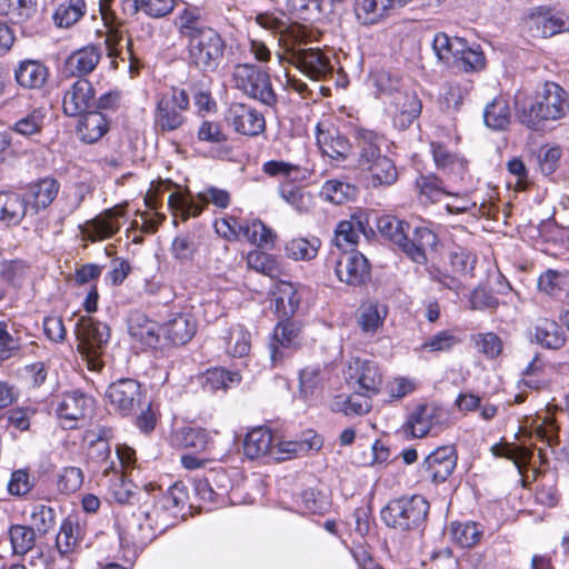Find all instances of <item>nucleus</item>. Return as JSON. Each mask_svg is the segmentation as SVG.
Returning a JSON list of instances; mask_svg holds the SVG:
<instances>
[{"instance_id":"obj_7","label":"nucleus","mask_w":569,"mask_h":569,"mask_svg":"<svg viewBox=\"0 0 569 569\" xmlns=\"http://www.w3.org/2000/svg\"><path fill=\"white\" fill-rule=\"evenodd\" d=\"M189 108L184 90L172 88L159 97L154 110V123L161 131H174L186 121L183 112Z\"/></svg>"},{"instance_id":"obj_6","label":"nucleus","mask_w":569,"mask_h":569,"mask_svg":"<svg viewBox=\"0 0 569 569\" xmlns=\"http://www.w3.org/2000/svg\"><path fill=\"white\" fill-rule=\"evenodd\" d=\"M226 43L212 28L202 29L188 41L189 58L192 63L204 71H213L220 63Z\"/></svg>"},{"instance_id":"obj_26","label":"nucleus","mask_w":569,"mask_h":569,"mask_svg":"<svg viewBox=\"0 0 569 569\" xmlns=\"http://www.w3.org/2000/svg\"><path fill=\"white\" fill-rule=\"evenodd\" d=\"M101 59L99 48L94 46L83 47L74 51L66 61V70L72 76H86L92 72Z\"/></svg>"},{"instance_id":"obj_31","label":"nucleus","mask_w":569,"mask_h":569,"mask_svg":"<svg viewBox=\"0 0 569 569\" xmlns=\"http://www.w3.org/2000/svg\"><path fill=\"white\" fill-rule=\"evenodd\" d=\"M27 201L16 192H0V221L7 226L19 224L27 213Z\"/></svg>"},{"instance_id":"obj_56","label":"nucleus","mask_w":569,"mask_h":569,"mask_svg":"<svg viewBox=\"0 0 569 569\" xmlns=\"http://www.w3.org/2000/svg\"><path fill=\"white\" fill-rule=\"evenodd\" d=\"M568 286L569 274L555 270H548L538 280L539 290L550 296H557Z\"/></svg>"},{"instance_id":"obj_58","label":"nucleus","mask_w":569,"mask_h":569,"mask_svg":"<svg viewBox=\"0 0 569 569\" xmlns=\"http://www.w3.org/2000/svg\"><path fill=\"white\" fill-rule=\"evenodd\" d=\"M461 339L453 335L450 330L439 331L436 335L429 337L422 345L421 350H428L430 352L436 351H450L455 346L459 345Z\"/></svg>"},{"instance_id":"obj_61","label":"nucleus","mask_w":569,"mask_h":569,"mask_svg":"<svg viewBox=\"0 0 569 569\" xmlns=\"http://www.w3.org/2000/svg\"><path fill=\"white\" fill-rule=\"evenodd\" d=\"M300 392L305 398L315 396L320 391L322 380L318 367H306L301 370L300 377Z\"/></svg>"},{"instance_id":"obj_63","label":"nucleus","mask_w":569,"mask_h":569,"mask_svg":"<svg viewBox=\"0 0 569 569\" xmlns=\"http://www.w3.org/2000/svg\"><path fill=\"white\" fill-rule=\"evenodd\" d=\"M136 10L142 11L152 18L169 14L174 7L173 0H134Z\"/></svg>"},{"instance_id":"obj_37","label":"nucleus","mask_w":569,"mask_h":569,"mask_svg":"<svg viewBox=\"0 0 569 569\" xmlns=\"http://www.w3.org/2000/svg\"><path fill=\"white\" fill-rule=\"evenodd\" d=\"M174 23L178 28L180 36L187 41L191 40L202 29H208L201 19V14L198 8L187 7L178 13Z\"/></svg>"},{"instance_id":"obj_55","label":"nucleus","mask_w":569,"mask_h":569,"mask_svg":"<svg viewBox=\"0 0 569 569\" xmlns=\"http://www.w3.org/2000/svg\"><path fill=\"white\" fill-rule=\"evenodd\" d=\"M491 451L496 457H502L511 460L519 470L526 467L532 457L531 449L526 447L511 446L508 443L495 445L491 448Z\"/></svg>"},{"instance_id":"obj_47","label":"nucleus","mask_w":569,"mask_h":569,"mask_svg":"<svg viewBox=\"0 0 569 569\" xmlns=\"http://www.w3.org/2000/svg\"><path fill=\"white\" fill-rule=\"evenodd\" d=\"M320 241L317 238L311 240L295 238L286 243V253L293 260H311L318 254Z\"/></svg>"},{"instance_id":"obj_32","label":"nucleus","mask_w":569,"mask_h":569,"mask_svg":"<svg viewBox=\"0 0 569 569\" xmlns=\"http://www.w3.org/2000/svg\"><path fill=\"white\" fill-rule=\"evenodd\" d=\"M129 333L136 340L154 346L159 341V326L141 312H132L128 320Z\"/></svg>"},{"instance_id":"obj_39","label":"nucleus","mask_w":569,"mask_h":569,"mask_svg":"<svg viewBox=\"0 0 569 569\" xmlns=\"http://www.w3.org/2000/svg\"><path fill=\"white\" fill-rule=\"evenodd\" d=\"M533 337L539 345L549 349H558L565 342L559 325L549 319H540L538 321Z\"/></svg>"},{"instance_id":"obj_9","label":"nucleus","mask_w":569,"mask_h":569,"mask_svg":"<svg viewBox=\"0 0 569 569\" xmlns=\"http://www.w3.org/2000/svg\"><path fill=\"white\" fill-rule=\"evenodd\" d=\"M78 349L89 359L97 358L109 339V327L90 317H80L76 325Z\"/></svg>"},{"instance_id":"obj_43","label":"nucleus","mask_w":569,"mask_h":569,"mask_svg":"<svg viewBox=\"0 0 569 569\" xmlns=\"http://www.w3.org/2000/svg\"><path fill=\"white\" fill-rule=\"evenodd\" d=\"M450 533L452 539L463 548L476 546L482 537V528L471 521L467 522H452L450 526Z\"/></svg>"},{"instance_id":"obj_60","label":"nucleus","mask_w":569,"mask_h":569,"mask_svg":"<svg viewBox=\"0 0 569 569\" xmlns=\"http://www.w3.org/2000/svg\"><path fill=\"white\" fill-rule=\"evenodd\" d=\"M472 340L478 351L489 359H493L501 353V339L493 332L475 335L472 336Z\"/></svg>"},{"instance_id":"obj_44","label":"nucleus","mask_w":569,"mask_h":569,"mask_svg":"<svg viewBox=\"0 0 569 569\" xmlns=\"http://www.w3.org/2000/svg\"><path fill=\"white\" fill-rule=\"evenodd\" d=\"M37 12L36 0H0V13L16 22H23Z\"/></svg>"},{"instance_id":"obj_22","label":"nucleus","mask_w":569,"mask_h":569,"mask_svg":"<svg viewBox=\"0 0 569 569\" xmlns=\"http://www.w3.org/2000/svg\"><path fill=\"white\" fill-rule=\"evenodd\" d=\"M368 160L359 161V166L369 172L373 187L391 186L397 181L398 171L391 159L378 153Z\"/></svg>"},{"instance_id":"obj_42","label":"nucleus","mask_w":569,"mask_h":569,"mask_svg":"<svg viewBox=\"0 0 569 569\" xmlns=\"http://www.w3.org/2000/svg\"><path fill=\"white\" fill-rule=\"evenodd\" d=\"M300 303V297L293 284L290 282H280L276 292V310L280 317L288 318L292 316Z\"/></svg>"},{"instance_id":"obj_17","label":"nucleus","mask_w":569,"mask_h":569,"mask_svg":"<svg viewBox=\"0 0 569 569\" xmlns=\"http://www.w3.org/2000/svg\"><path fill=\"white\" fill-rule=\"evenodd\" d=\"M335 272L341 282L357 287L370 278L367 258L360 252L343 253L336 261Z\"/></svg>"},{"instance_id":"obj_27","label":"nucleus","mask_w":569,"mask_h":569,"mask_svg":"<svg viewBox=\"0 0 569 569\" xmlns=\"http://www.w3.org/2000/svg\"><path fill=\"white\" fill-rule=\"evenodd\" d=\"M274 439L268 428L258 427L249 431L243 440V453L249 459L272 456Z\"/></svg>"},{"instance_id":"obj_40","label":"nucleus","mask_w":569,"mask_h":569,"mask_svg":"<svg viewBox=\"0 0 569 569\" xmlns=\"http://www.w3.org/2000/svg\"><path fill=\"white\" fill-rule=\"evenodd\" d=\"M371 81L377 94L387 98L388 101L407 91L400 78L385 70L372 73Z\"/></svg>"},{"instance_id":"obj_50","label":"nucleus","mask_w":569,"mask_h":569,"mask_svg":"<svg viewBox=\"0 0 569 569\" xmlns=\"http://www.w3.org/2000/svg\"><path fill=\"white\" fill-rule=\"evenodd\" d=\"M416 186L420 196L429 202H438L450 192L446 190L442 181L435 174L420 176L416 181Z\"/></svg>"},{"instance_id":"obj_48","label":"nucleus","mask_w":569,"mask_h":569,"mask_svg":"<svg viewBox=\"0 0 569 569\" xmlns=\"http://www.w3.org/2000/svg\"><path fill=\"white\" fill-rule=\"evenodd\" d=\"M355 137L361 148L359 161L368 162V159H372V157L380 153L379 144L382 141V137L377 132L365 128H357Z\"/></svg>"},{"instance_id":"obj_57","label":"nucleus","mask_w":569,"mask_h":569,"mask_svg":"<svg viewBox=\"0 0 569 569\" xmlns=\"http://www.w3.org/2000/svg\"><path fill=\"white\" fill-rule=\"evenodd\" d=\"M30 518L32 523L31 528L40 536H43L54 526L56 513L52 508L39 503L33 506Z\"/></svg>"},{"instance_id":"obj_16","label":"nucleus","mask_w":569,"mask_h":569,"mask_svg":"<svg viewBox=\"0 0 569 569\" xmlns=\"http://www.w3.org/2000/svg\"><path fill=\"white\" fill-rule=\"evenodd\" d=\"M348 380L368 397L376 395L382 385V375L378 365L368 359L355 358L347 370Z\"/></svg>"},{"instance_id":"obj_46","label":"nucleus","mask_w":569,"mask_h":569,"mask_svg":"<svg viewBox=\"0 0 569 569\" xmlns=\"http://www.w3.org/2000/svg\"><path fill=\"white\" fill-rule=\"evenodd\" d=\"M320 196L335 204H341L356 196V188L340 180L326 181L320 190Z\"/></svg>"},{"instance_id":"obj_33","label":"nucleus","mask_w":569,"mask_h":569,"mask_svg":"<svg viewBox=\"0 0 569 569\" xmlns=\"http://www.w3.org/2000/svg\"><path fill=\"white\" fill-rule=\"evenodd\" d=\"M529 28L533 37L549 38L562 31H569L567 22L547 12H538L529 19Z\"/></svg>"},{"instance_id":"obj_8","label":"nucleus","mask_w":569,"mask_h":569,"mask_svg":"<svg viewBox=\"0 0 569 569\" xmlns=\"http://www.w3.org/2000/svg\"><path fill=\"white\" fill-rule=\"evenodd\" d=\"M447 420V412L435 405H420L408 416L403 431L413 438L438 433Z\"/></svg>"},{"instance_id":"obj_10","label":"nucleus","mask_w":569,"mask_h":569,"mask_svg":"<svg viewBox=\"0 0 569 569\" xmlns=\"http://www.w3.org/2000/svg\"><path fill=\"white\" fill-rule=\"evenodd\" d=\"M106 397L118 413L129 416L141 406V386L134 379L122 378L109 385Z\"/></svg>"},{"instance_id":"obj_51","label":"nucleus","mask_w":569,"mask_h":569,"mask_svg":"<svg viewBox=\"0 0 569 569\" xmlns=\"http://www.w3.org/2000/svg\"><path fill=\"white\" fill-rule=\"evenodd\" d=\"M227 352L232 357H244L249 353L250 333L241 325L231 327L227 339Z\"/></svg>"},{"instance_id":"obj_52","label":"nucleus","mask_w":569,"mask_h":569,"mask_svg":"<svg viewBox=\"0 0 569 569\" xmlns=\"http://www.w3.org/2000/svg\"><path fill=\"white\" fill-rule=\"evenodd\" d=\"M44 122L42 109H33L13 123L11 130L23 137H32L41 132Z\"/></svg>"},{"instance_id":"obj_29","label":"nucleus","mask_w":569,"mask_h":569,"mask_svg":"<svg viewBox=\"0 0 569 569\" xmlns=\"http://www.w3.org/2000/svg\"><path fill=\"white\" fill-rule=\"evenodd\" d=\"M437 236L427 227L415 229L413 238L407 240L405 253L417 263L427 262V250L437 244Z\"/></svg>"},{"instance_id":"obj_15","label":"nucleus","mask_w":569,"mask_h":569,"mask_svg":"<svg viewBox=\"0 0 569 569\" xmlns=\"http://www.w3.org/2000/svg\"><path fill=\"white\" fill-rule=\"evenodd\" d=\"M422 103L417 94L407 90L387 102V111L392 117L393 126L399 130L408 129L419 117Z\"/></svg>"},{"instance_id":"obj_14","label":"nucleus","mask_w":569,"mask_h":569,"mask_svg":"<svg viewBox=\"0 0 569 569\" xmlns=\"http://www.w3.org/2000/svg\"><path fill=\"white\" fill-rule=\"evenodd\" d=\"M227 123L236 132L256 137L266 130V120L262 113L243 103H232L226 116Z\"/></svg>"},{"instance_id":"obj_4","label":"nucleus","mask_w":569,"mask_h":569,"mask_svg":"<svg viewBox=\"0 0 569 569\" xmlns=\"http://www.w3.org/2000/svg\"><path fill=\"white\" fill-rule=\"evenodd\" d=\"M428 511V501L422 496L415 495L390 501L381 510V519L388 527L412 530L426 521Z\"/></svg>"},{"instance_id":"obj_28","label":"nucleus","mask_w":569,"mask_h":569,"mask_svg":"<svg viewBox=\"0 0 569 569\" xmlns=\"http://www.w3.org/2000/svg\"><path fill=\"white\" fill-rule=\"evenodd\" d=\"M388 307L378 301H366L358 309L357 323L367 335H375L382 327Z\"/></svg>"},{"instance_id":"obj_30","label":"nucleus","mask_w":569,"mask_h":569,"mask_svg":"<svg viewBox=\"0 0 569 569\" xmlns=\"http://www.w3.org/2000/svg\"><path fill=\"white\" fill-rule=\"evenodd\" d=\"M59 190L60 183L52 177H44L30 183L31 209L38 212L40 209L48 208L57 198Z\"/></svg>"},{"instance_id":"obj_45","label":"nucleus","mask_w":569,"mask_h":569,"mask_svg":"<svg viewBox=\"0 0 569 569\" xmlns=\"http://www.w3.org/2000/svg\"><path fill=\"white\" fill-rule=\"evenodd\" d=\"M10 542L14 555L24 556L36 543L33 528L22 525H13L9 529Z\"/></svg>"},{"instance_id":"obj_53","label":"nucleus","mask_w":569,"mask_h":569,"mask_svg":"<svg viewBox=\"0 0 569 569\" xmlns=\"http://www.w3.org/2000/svg\"><path fill=\"white\" fill-rule=\"evenodd\" d=\"M239 232H241L242 237L259 247L267 246L273 241L274 234L271 229H269L264 223L260 220H254L247 224L239 226Z\"/></svg>"},{"instance_id":"obj_5","label":"nucleus","mask_w":569,"mask_h":569,"mask_svg":"<svg viewBox=\"0 0 569 569\" xmlns=\"http://www.w3.org/2000/svg\"><path fill=\"white\" fill-rule=\"evenodd\" d=\"M232 81L244 94L267 106H273L277 101L269 74L254 64H237L232 71Z\"/></svg>"},{"instance_id":"obj_3","label":"nucleus","mask_w":569,"mask_h":569,"mask_svg":"<svg viewBox=\"0 0 569 569\" xmlns=\"http://www.w3.org/2000/svg\"><path fill=\"white\" fill-rule=\"evenodd\" d=\"M432 51L438 62L462 72H476L485 68V56L479 49L468 46L459 37H449L445 32L435 34L431 42Z\"/></svg>"},{"instance_id":"obj_38","label":"nucleus","mask_w":569,"mask_h":569,"mask_svg":"<svg viewBox=\"0 0 569 569\" xmlns=\"http://www.w3.org/2000/svg\"><path fill=\"white\" fill-rule=\"evenodd\" d=\"M377 227L380 233L398 246L403 252L408 240L409 224L391 216L381 217Z\"/></svg>"},{"instance_id":"obj_62","label":"nucleus","mask_w":569,"mask_h":569,"mask_svg":"<svg viewBox=\"0 0 569 569\" xmlns=\"http://www.w3.org/2000/svg\"><path fill=\"white\" fill-rule=\"evenodd\" d=\"M142 516L148 517L146 512H140L138 517L133 515V519L126 525L124 533L131 538L133 543L144 545L153 538L150 525L144 526L139 522Z\"/></svg>"},{"instance_id":"obj_35","label":"nucleus","mask_w":569,"mask_h":569,"mask_svg":"<svg viewBox=\"0 0 569 569\" xmlns=\"http://www.w3.org/2000/svg\"><path fill=\"white\" fill-rule=\"evenodd\" d=\"M360 233H366L365 223L360 219L352 217L350 220H343L336 228L335 244L345 251L352 249Z\"/></svg>"},{"instance_id":"obj_19","label":"nucleus","mask_w":569,"mask_h":569,"mask_svg":"<svg viewBox=\"0 0 569 569\" xmlns=\"http://www.w3.org/2000/svg\"><path fill=\"white\" fill-rule=\"evenodd\" d=\"M300 335L301 327L293 321H280L276 326L269 345L270 360L273 366L286 357V349H296L300 346Z\"/></svg>"},{"instance_id":"obj_34","label":"nucleus","mask_w":569,"mask_h":569,"mask_svg":"<svg viewBox=\"0 0 569 569\" xmlns=\"http://www.w3.org/2000/svg\"><path fill=\"white\" fill-rule=\"evenodd\" d=\"M176 440L179 446L194 452L210 451L212 446L209 432L202 428L183 427L177 431Z\"/></svg>"},{"instance_id":"obj_25","label":"nucleus","mask_w":569,"mask_h":569,"mask_svg":"<svg viewBox=\"0 0 569 569\" xmlns=\"http://www.w3.org/2000/svg\"><path fill=\"white\" fill-rule=\"evenodd\" d=\"M108 130L109 121L100 111L84 112L77 126L78 134L86 143H94L99 141Z\"/></svg>"},{"instance_id":"obj_2","label":"nucleus","mask_w":569,"mask_h":569,"mask_svg":"<svg viewBox=\"0 0 569 569\" xmlns=\"http://www.w3.org/2000/svg\"><path fill=\"white\" fill-rule=\"evenodd\" d=\"M569 112L567 92L556 82H545L537 91L533 103L523 106L519 120L531 130H541L547 121L562 119Z\"/></svg>"},{"instance_id":"obj_12","label":"nucleus","mask_w":569,"mask_h":569,"mask_svg":"<svg viewBox=\"0 0 569 569\" xmlns=\"http://www.w3.org/2000/svg\"><path fill=\"white\" fill-rule=\"evenodd\" d=\"M457 466V452L453 446H441L429 453L420 466L421 476L432 482H443Z\"/></svg>"},{"instance_id":"obj_1","label":"nucleus","mask_w":569,"mask_h":569,"mask_svg":"<svg viewBox=\"0 0 569 569\" xmlns=\"http://www.w3.org/2000/svg\"><path fill=\"white\" fill-rule=\"evenodd\" d=\"M307 40L305 27L290 29L284 36V52L280 59L287 60L311 80H326L333 70L330 58L319 48H306Z\"/></svg>"},{"instance_id":"obj_11","label":"nucleus","mask_w":569,"mask_h":569,"mask_svg":"<svg viewBox=\"0 0 569 569\" xmlns=\"http://www.w3.org/2000/svg\"><path fill=\"white\" fill-rule=\"evenodd\" d=\"M127 204H117L87 221L81 232L91 242L109 239L121 228L120 218L126 214Z\"/></svg>"},{"instance_id":"obj_23","label":"nucleus","mask_w":569,"mask_h":569,"mask_svg":"<svg viewBox=\"0 0 569 569\" xmlns=\"http://www.w3.org/2000/svg\"><path fill=\"white\" fill-rule=\"evenodd\" d=\"M91 405L92 400L90 397L79 390H74L62 395L56 411L59 418L76 421L87 415Z\"/></svg>"},{"instance_id":"obj_41","label":"nucleus","mask_w":569,"mask_h":569,"mask_svg":"<svg viewBox=\"0 0 569 569\" xmlns=\"http://www.w3.org/2000/svg\"><path fill=\"white\" fill-rule=\"evenodd\" d=\"M510 109L508 102L497 98L485 108V123L493 130H503L510 122Z\"/></svg>"},{"instance_id":"obj_49","label":"nucleus","mask_w":569,"mask_h":569,"mask_svg":"<svg viewBox=\"0 0 569 569\" xmlns=\"http://www.w3.org/2000/svg\"><path fill=\"white\" fill-rule=\"evenodd\" d=\"M452 271L462 277H471L477 258L468 249L455 247L448 254Z\"/></svg>"},{"instance_id":"obj_54","label":"nucleus","mask_w":569,"mask_h":569,"mask_svg":"<svg viewBox=\"0 0 569 569\" xmlns=\"http://www.w3.org/2000/svg\"><path fill=\"white\" fill-rule=\"evenodd\" d=\"M247 264L250 269L262 274L274 278L280 274V266L277 260L262 251H252L247 257Z\"/></svg>"},{"instance_id":"obj_21","label":"nucleus","mask_w":569,"mask_h":569,"mask_svg":"<svg viewBox=\"0 0 569 569\" xmlns=\"http://www.w3.org/2000/svg\"><path fill=\"white\" fill-rule=\"evenodd\" d=\"M163 331L168 340L173 345H186L197 331V323L191 313L177 312L171 315L163 325Z\"/></svg>"},{"instance_id":"obj_36","label":"nucleus","mask_w":569,"mask_h":569,"mask_svg":"<svg viewBox=\"0 0 569 569\" xmlns=\"http://www.w3.org/2000/svg\"><path fill=\"white\" fill-rule=\"evenodd\" d=\"M432 156L437 168L447 171L448 174H452L457 180H463L467 173V163L451 154L443 146L439 143H432Z\"/></svg>"},{"instance_id":"obj_64","label":"nucleus","mask_w":569,"mask_h":569,"mask_svg":"<svg viewBox=\"0 0 569 569\" xmlns=\"http://www.w3.org/2000/svg\"><path fill=\"white\" fill-rule=\"evenodd\" d=\"M168 202L173 210L180 212L182 220H187L189 217H197L203 210V204L196 203L192 199L181 194H170Z\"/></svg>"},{"instance_id":"obj_20","label":"nucleus","mask_w":569,"mask_h":569,"mask_svg":"<svg viewBox=\"0 0 569 569\" xmlns=\"http://www.w3.org/2000/svg\"><path fill=\"white\" fill-rule=\"evenodd\" d=\"M353 14L363 27L379 24L393 11L388 0H353Z\"/></svg>"},{"instance_id":"obj_18","label":"nucleus","mask_w":569,"mask_h":569,"mask_svg":"<svg viewBox=\"0 0 569 569\" xmlns=\"http://www.w3.org/2000/svg\"><path fill=\"white\" fill-rule=\"evenodd\" d=\"M94 89L86 78H79L66 92L62 99L63 112L67 116L76 117L88 112L94 107Z\"/></svg>"},{"instance_id":"obj_59","label":"nucleus","mask_w":569,"mask_h":569,"mask_svg":"<svg viewBox=\"0 0 569 569\" xmlns=\"http://www.w3.org/2000/svg\"><path fill=\"white\" fill-rule=\"evenodd\" d=\"M239 380L238 373H231L221 368H213L207 370L204 375L203 387L209 391L219 389H227L230 383Z\"/></svg>"},{"instance_id":"obj_24","label":"nucleus","mask_w":569,"mask_h":569,"mask_svg":"<svg viewBox=\"0 0 569 569\" xmlns=\"http://www.w3.org/2000/svg\"><path fill=\"white\" fill-rule=\"evenodd\" d=\"M17 82L27 89L42 88L49 77L48 68L38 60L21 61L14 71Z\"/></svg>"},{"instance_id":"obj_13","label":"nucleus","mask_w":569,"mask_h":569,"mask_svg":"<svg viewBox=\"0 0 569 569\" xmlns=\"http://www.w3.org/2000/svg\"><path fill=\"white\" fill-rule=\"evenodd\" d=\"M316 141L322 154L336 161H345L352 150L349 139L327 122L317 123Z\"/></svg>"}]
</instances>
